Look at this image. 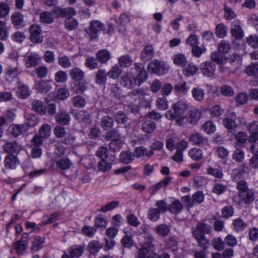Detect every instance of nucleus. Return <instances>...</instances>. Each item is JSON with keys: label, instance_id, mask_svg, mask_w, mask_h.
<instances>
[{"label": "nucleus", "instance_id": "obj_1", "mask_svg": "<svg viewBox=\"0 0 258 258\" xmlns=\"http://www.w3.org/2000/svg\"><path fill=\"white\" fill-rule=\"evenodd\" d=\"M187 103L180 100L172 104L171 109L165 113V117L169 120H175L177 124L181 125L185 118V114L188 108Z\"/></svg>", "mask_w": 258, "mask_h": 258}, {"label": "nucleus", "instance_id": "obj_2", "mask_svg": "<svg viewBox=\"0 0 258 258\" xmlns=\"http://www.w3.org/2000/svg\"><path fill=\"white\" fill-rule=\"evenodd\" d=\"M212 227L205 223H199L196 229L192 231V235L198 241L199 246L203 249L207 250L208 248L209 241L205 237L206 234L212 232Z\"/></svg>", "mask_w": 258, "mask_h": 258}, {"label": "nucleus", "instance_id": "obj_3", "mask_svg": "<svg viewBox=\"0 0 258 258\" xmlns=\"http://www.w3.org/2000/svg\"><path fill=\"white\" fill-rule=\"evenodd\" d=\"M236 187L238 191V197L240 202L250 205L254 201L255 196L254 190L248 187L246 181L241 180L238 181Z\"/></svg>", "mask_w": 258, "mask_h": 258}, {"label": "nucleus", "instance_id": "obj_4", "mask_svg": "<svg viewBox=\"0 0 258 258\" xmlns=\"http://www.w3.org/2000/svg\"><path fill=\"white\" fill-rule=\"evenodd\" d=\"M96 155L100 159L98 163V170L103 172L109 171L111 168L112 164L106 161L109 155L108 149L105 147H100L97 151Z\"/></svg>", "mask_w": 258, "mask_h": 258}, {"label": "nucleus", "instance_id": "obj_5", "mask_svg": "<svg viewBox=\"0 0 258 258\" xmlns=\"http://www.w3.org/2000/svg\"><path fill=\"white\" fill-rule=\"evenodd\" d=\"M147 70L151 74L161 76L166 74L169 71V68L165 62L154 59L148 64Z\"/></svg>", "mask_w": 258, "mask_h": 258}, {"label": "nucleus", "instance_id": "obj_6", "mask_svg": "<svg viewBox=\"0 0 258 258\" xmlns=\"http://www.w3.org/2000/svg\"><path fill=\"white\" fill-rule=\"evenodd\" d=\"M30 32L29 39L34 43H42L44 37L42 34V28L39 24H33L30 26L29 29Z\"/></svg>", "mask_w": 258, "mask_h": 258}, {"label": "nucleus", "instance_id": "obj_7", "mask_svg": "<svg viewBox=\"0 0 258 258\" xmlns=\"http://www.w3.org/2000/svg\"><path fill=\"white\" fill-rule=\"evenodd\" d=\"M134 65L136 74L135 79L137 86L139 87L147 81L148 75L143 64L140 62H135Z\"/></svg>", "mask_w": 258, "mask_h": 258}, {"label": "nucleus", "instance_id": "obj_8", "mask_svg": "<svg viewBox=\"0 0 258 258\" xmlns=\"http://www.w3.org/2000/svg\"><path fill=\"white\" fill-rule=\"evenodd\" d=\"M104 25L99 20H93L90 23L89 27L86 30L91 40L98 38V32L103 29Z\"/></svg>", "mask_w": 258, "mask_h": 258}, {"label": "nucleus", "instance_id": "obj_9", "mask_svg": "<svg viewBox=\"0 0 258 258\" xmlns=\"http://www.w3.org/2000/svg\"><path fill=\"white\" fill-rule=\"evenodd\" d=\"M52 12L55 15L56 18H69L76 15L77 12L74 8L66 7L61 8L60 7H55Z\"/></svg>", "mask_w": 258, "mask_h": 258}, {"label": "nucleus", "instance_id": "obj_10", "mask_svg": "<svg viewBox=\"0 0 258 258\" xmlns=\"http://www.w3.org/2000/svg\"><path fill=\"white\" fill-rule=\"evenodd\" d=\"M55 120L57 124L67 126L70 124L71 117L70 112L67 110L62 109L58 111L55 116Z\"/></svg>", "mask_w": 258, "mask_h": 258}, {"label": "nucleus", "instance_id": "obj_11", "mask_svg": "<svg viewBox=\"0 0 258 258\" xmlns=\"http://www.w3.org/2000/svg\"><path fill=\"white\" fill-rule=\"evenodd\" d=\"M200 70L204 76L209 78L212 77L215 74L216 65L212 61H207L201 64Z\"/></svg>", "mask_w": 258, "mask_h": 258}, {"label": "nucleus", "instance_id": "obj_12", "mask_svg": "<svg viewBox=\"0 0 258 258\" xmlns=\"http://www.w3.org/2000/svg\"><path fill=\"white\" fill-rule=\"evenodd\" d=\"M25 125L23 124H12L8 130V132L10 136L13 138H18L21 135H25L27 133L25 129Z\"/></svg>", "mask_w": 258, "mask_h": 258}, {"label": "nucleus", "instance_id": "obj_13", "mask_svg": "<svg viewBox=\"0 0 258 258\" xmlns=\"http://www.w3.org/2000/svg\"><path fill=\"white\" fill-rule=\"evenodd\" d=\"M20 164V161L17 155L8 154L4 160V165L7 170H15Z\"/></svg>", "mask_w": 258, "mask_h": 258}, {"label": "nucleus", "instance_id": "obj_14", "mask_svg": "<svg viewBox=\"0 0 258 258\" xmlns=\"http://www.w3.org/2000/svg\"><path fill=\"white\" fill-rule=\"evenodd\" d=\"M144 233L145 234L144 238L145 241L142 244V247L145 248L148 250H154L153 248L155 247V245L153 243L154 239L150 233L148 232V228L146 226L142 227Z\"/></svg>", "mask_w": 258, "mask_h": 258}, {"label": "nucleus", "instance_id": "obj_15", "mask_svg": "<svg viewBox=\"0 0 258 258\" xmlns=\"http://www.w3.org/2000/svg\"><path fill=\"white\" fill-rule=\"evenodd\" d=\"M46 242V238L44 236L35 235L32 241L31 250L32 252H36L42 249Z\"/></svg>", "mask_w": 258, "mask_h": 258}, {"label": "nucleus", "instance_id": "obj_16", "mask_svg": "<svg viewBox=\"0 0 258 258\" xmlns=\"http://www.w3.org/2000/svg\"><path fill=\"white\" fill-rule=\"evenodd\" d=\"M172 180V178L170 176L165 177L160 182L151 185L149 188V192L151 195H154L162 187L167 186Z\"/></svg>", "mask_w": 258, "mask_h": 258}, {"label": "nucleus", "instance_id": "obj_17", "mask_svg": "<svg viewBox=\"0 0 258 258\" xmlns=\"http://www.w3.org/2000/svg\"><path fill=\"white\" fill-rule=\"evenodd\" d=\"M154 49L151 44H147L144 46L141 54V59L144 62L151 60L154 56Z\"/></svg>", "mask_w": 258, "mask_h": 258}, {"label": "nucleus", "instance_id": "obj_18", "mask_svg": "<svg viewBox=\"0 0 258 258\" xmlns=\"http://www.w3.org/2000/svg\"><path fill=\"white\" fill-rule=\"evenodd\" d=\"M236 115L235 112H232L230 113V116L226 117L223 119V124L227 130H235L237 124L236 122Z\"/></svg>", "mask_w": 258, "mask_h": 258}, {"label": "nucleus", "instance_id": "obj_19", "mask_svg": "<svg viewBox=\"0 0 258 258\" xmlns=\"http://www.w3.org/2000/svg\"><path fill=\"white\" fill-rule=\"evenodd\" d=\"M87 82L84 80L73 81L71 84L72 91L77 94H83L87 89Z\"/></svg>", "mask_w": 258, "mask_h": 258}, {"label": "nucleus", "instance_id": "obj_20", "mask_svg": "<svg viewBox=\"0 0 258 258\" xmlns=\"http://www.w3.org/2000/svg\"><path fill=\"white\" fill-rule=\"evenodd\" d=\"M247 130L250 134L248 139L249 142L255 141L258 137V121L254 120L250 123L247 126Z\"/></svg>", "mask_w": 258, "mask_h": 258}, {"label": "nucleus", "instance_id": "obj_21", "mask_svg": "<svg viewBox=\"0 0 258 258\" xmlns=\"http://www.w3.org/2000/svg\"><path fill=\"white\" fill-rule=\"evenodd\" d=\"M246 133L244 132H238L235 135L236 140L235 148H243L245 146V143L248 140Z\"/></svg>", "mask_w": 258, "mask_h": 258}, {"label": "nucleus", "instance_id": "obj_22", "mask_svg": "<svg viewBox=\"0 0 258 258\" xmlns=\"http://www.w3.org/2000/svg\"><path fill=\"white\" fill-rule=\"evenodd\" d=\"M32 108L38 114L43 115L46 113L47 107L44 103L39 100H34L32 103Z\"/></svg>", "mask_w": 258, "mask_h": 258}, {"label": "nucleus", "instance_id": "obj_23", "mask_svg": "<svg viewBox=\"0 0 258 258\" xmlns=\"http://www.w3.org/2000/svg\"><path fill=\"white\" fill-rule=\"evenodd\" d=\"M84 249L83 245L74 244L69 248L68 251L73 258H79L83 254Z\"/></svg>", "mask_w": 258, "mask_h": 258}, {"label": "nucleus", "instance_id": "obj_24", "mask_svg": "<svg viewBox=\"0 0 258 258\" xmlns=\"http://www.w3.org/2000/svg\"><path fill=\"white\" fill-rule=\"evenodd\" d=\"M121 83L122 85L128 89H132L137 86L135 76L132 73L127 74L123 76L121 78Z\"/></svg>", "mask_w": 258, "mask_h": 258}, {"label": "nucleus", "instance_id": "obj_25", "mask_svg": "<svg viewBox=\"0 0 258 258\" xmlns=\"http://www.w3.org/2000/svg\"><path fill=\"white\" fill-rule=\"evenodd\" d=\"M134 154L137 158H142L145 156L150 157L154 154V152L152 150L148 151L147 148L144 146H138L135 148Z\"/></svg>", "mask_w": 258, "mask_h": 258}, {"label": "nucleus", "instance_id": "obj_26", "mask_svg": "<svg viewBox=\"0 0 258 258\" xmlns=\"http://www.w3.org/2000/svg\"><path fill=\"white\" fill-rule=\"evenodd\" d=\"M110 58V53L106 49H100L96 53V58L101 63H106Z\"/></svg>", "mask_w": 258, "mask_h": 258}, {"label": "nucleus", "instance_id": "obj_27", "mask_svg": "<svg viewBox=\"0 0 258 258\" xmlns=\"http://www.w3.org/2000/svg\"><path fill=\"white\" fill-rule=\"evenodd\" d=\"M108 222L102 214L96 216L94 220V226L97 229L104 230L107 226Z\"/></svg>", "mask_w": 258, "mask_h": 258}, {"label": "nucleus", "instance_id": "obj_28", "mask_svg": "<svg viewBox=\"0 0 258 258\" xmlns=\"http://www.w3.org/2000/svg\"><path fill=\"white\" fill-rule=\"evenodd\" d=\"M183 209V206L179 200H174L168 205V211L174 215H178Z\"/></svg>", "mask_w": 258, "mask_h": 258}, {"label": "nucleus", "instance_id": "obj_29", "mask_svg": "<svg viewBox=\"0 0 258 258\" xmlns=\"http://www.w3.org/2000/svg\"><path fill=\"white\" fill-rule=\"evenodd\" d=\"M173 63L177 66L183 68L185 67L187 62L185 55L181 53L175 54L173 56Z\"/></svg>", "mask_w": 258, "mask_h": 258}, {"label": "nucleus", "instance_id": "obj_30", "mask_svg": "<svg viewBox=\"0 0 258 258\" xmlns=\"http://www.w3.org/2000/svg\"><path fill=\"white\" fill-rule=\"evenodd\" d=\"M70 76L73 81L83 80L84 72L79 68H74L70 71Z\"/></svg>", "mask_w": 258, "mask_h": 258}, {"label": "nucleus", "instance_id": "obj_31", "mask_svg": "<svg viewBox=\"0 0 258 258\" xmlns=\"http://www.w3.org/2000/svg\"><path fill=\"white\" fill-rule=\"evenodd\" d=\"M231 33L232 37L236 40H240L244 36V33L242 30L241 27L237 24H232V27L231 29Z\"/></svg>", "mask_w": 258, "mask_h": 258}, {"label": "nucleus", "instance_id": "obj_32", "mask_svg": "<svg viewBox=\"0 0 258 258\" xmlns=\"http://www.w3.org/2000/svg\"><path fill=\"white\" fill-rule=\"evenodd\" d=\"M228 28L223 23L218 24L215 27L216 36L219 38H224L228 33Z\"/></svg>", "mask_w": 258, "mask_h": 258}, {"label": "nucleus", "instance_id": "obj_33", "mask_svg": "<svg viewBox=\"0 0 258 258\" xmlns=\"http://www.w3.org/2000/svg\"><path fill=\"white\" fill-rule=\"evenodd\" d=\"M76 118L79 122L86 126L91 122V116L86 111H80L76 114Z\"/></svg>", "mask_w": 258, "mask_h": 258}, {"label": "nucleus", "instance_id": "obj_34", "mask_svg": "<svg viewBox=\"0 0 258 258\" xmlns=\"http://www.w3.org/2000/svg\"><path fill=\"white\" fill-rule=\"evenodd\" d=\"M233 230L235 232L243 231L247 227V224L240 218H237L234 220L232 223Z\"/></svg>", "mask_w": 258, "mask_h": 258}, {"label": "nucleus", "instance_id": "obj_35", "mask_svg": "<svg viewBox=\"0 0 258 258\" xmlns=\"http://www.w3.org/2000/svg\"><path fill=\"white\" fill-rule=\"evenodd\" d=\"M65 28L68 31H73L76 29L78 25L79 22L77 19L73 17L67 18L64 22Z\"/></svg>", "mask_w": 258, "mask_h": 258}, {"label": "nucleus", "instance_id": "obj_36", "mask_svg": "<svg viewBox=\"0 0 258 258\" xmlns=\"http://www.w3.org/2000/svg\"><path fill=\"white\" fill-rule=\"evenodd\" d=\"M119 159L121 162L128 164L134 161V154L129 151H122L120 154Z\"/></svg>", "mask_w": 258, "mask_h": 258}, {"label": "nucleus", "instance_id": "obj_37", "mask_svg": "<svg viewBox=\"0 0 258 258\" xmlns=\"http://www.w3.org/2000/svg\"><path fill=\"white\" fill-rule=\"evenodd\" d=\"M4 152L8 154H13L16 153L18 149L17 142H7L3 146Z\"/></svg>", "mask_w": 258, "mask_h": 258}, {"label": "nucleus", "instance_id": "obj_38", "mask_svg": "<svg viewBox=\"0 0 258 258\" xmlns=\"http://www.w3.org/2000/svg\"><path fill=\"white\" fill-rule=\"evenodd\" d=\"M156 124L151 120L145 121L142 125V129L147 134L152 133L156 128Z\"/></svg>", "mask_w": 258, "mask_h": 258}, {"label": "nucleus", "instance_id": "obj_39", "mask_svg": "<svg viewBox=\"0 0 258 258\" xmlns=\"http://www.w3.org/2000/svg\"><path fill=\"white\" fill-rule=\"evenodd\" d=\"M71 165L72 162L67 157L61 158L56 162L57 168L62 171L68 169Z\"/></svg>", "mask_w": 258, "mask_h": 258}, {"label": "nucleus", "instance_id": "obj_40", "mask_svg": "<svg viewBox=\"0 0 258 258\" xmlns=\"http://www.w3.org/2000/svg\"><path fill=\"white\" fill-rule=\"evenodd\" d=\"M155 231L156 233L162 237H166L170 232L169 226L165 224H159L155 228Z\"/></svg>", "mask_w": 258, "mask_h": 258}, {"label": "nucleus", "instance_id": "obj_41", "mask_svg": "<svg viewBox=\"0 0 258 258\" xmlns=\"http://www.w3.org/2000/svg\"><path fill=\"white\" fill-rule=\"evenodd\" d=\"M40 21L43 23L51 24L54 21L53 14L48 11H42L40 14Z\"/></svg>", "mask_w": 258, "mask_h": 258}, {"label": "nucleus", "instance_id": "obj_42", "mask_svg": "<svg viewBox=\"0 0 258 258\" xmlns=\"http://www.w3.org/2000/svg\"><path fill=\"white\" fill-rule=\"evenodd\" d=\"M36 89L41 93H47L51 89V87L48 82L44 80L36 83L35 84Z\"/></svg>", "mask_w": 258, "mask_h": 258}, {"label": "nucleus", "instance_id": "obj_43", "mask_svg": "<svg viewBox=\"0 0 258 258\" xmlns=\"http://www.w3.org/2000/svg\"><path fill=\"white\" fill-rule=\"evenodd\" d=\"M18 97L21 99L27 98L31 94L29 87L26 85H22L18 87L17 90Z\"/></svg>", "mask_w": 258, "mask_h": 258}, {"label": "nucleus", "instance_id": "obj_44", "mask_svg": "<svg viewBox=\"0 0 258 258\" xmlns=\"http://www.w3.org/2000/svg\"><path fill=\"white\" fill-rule=\"evenodd\" d=\"M107 76L105 70H98L95 77L96 83L99 85H105L106 83Z\"/></svg>", "mask_w": 258, "mask_h": 258}, {"label": "nucleus", "instance_id": "obj_45", "mask_svg": "<svg viewBox=\"0 0 258 258\" xmlns=\"http://www.w3.org/2000/svg\"><path fill=\"white\" fill-rule=\"evenodd\" d=\"M161 213L159 209L151 208L148 210L147 218L152 222L157 221L160 217Z\"/></svg>", "mask_w": 258, "mask_h": 258}, {"label": "nucleus", "instance_id": "obj_46", "mask_svg": "<svg viewBox=\"0 0 258 258\" xmlns=\"http://www.w3.org/2000/svg\"><path fill=\"white\" fill-rule=\"evenodd\" d=\"M245 72L249 76L254 77L258 74V62H252L246 67Z\"/></svg>", "mask_w": 258, "mask_h": 258}, {"label": "nucleus", "instance_id": "obj_47", "mask_svg": "<svg viewBox=\"0 0 258 258\" xmlns=\"http://www.w3.org/2000/svg\"><path fill=\"white\" fill-rule=\"evenodd\" d=\"M102 248L101 243L96 240L91 241L88 244V249L90 254L95 255L99 252Z\"/></svg>", "mask_w": 258, "mask_h": 258}, {"label": "nucleus", "instance_id": "obj_48", "mask_svg": "<svg viewBox=\"0 0 258 258\" xmlns=\"http://www.w3.org/2000/svg\"><path fill=\"white\" fill-rule=\"evenodd\" d=\"M14 249L16 250V254L19 256H21L24 255L26 252L27 244L21 242V241H16L14 245Z\"/></svg>", "mask_w": 258, "mask_h": 258}, {"label": "nucleus", "instance_id": "obj_49", "mask_svg": "<svg viewBox=\"0 0 258 258\" xmlns=\"http://www.w3.org/2000/svg\"><path fill=\"white\" fill-rule=\"evenodd\" d=\"M113 125V120L110 116H104L101 119V126L105 131H108L111 129Z\"/></svg>", "mask_w": 258, "mask_h": 258}, {"label": "nucleus", "instance_id": "obj_50", "mask_svg": "<svg viewBox=\"0 0 258 258\" xmlns=\"http://www.w3.org/2000/svg\"><path fill=\"white\" fill-rule=\"evenodd\" d=\"M211 58L212 60V62H214L220 65L224 64L227 61V60L223 56V55L221 54L218 52L215 51L211 53Z\"/></svg>", "mask_w": 258, "mask_h": 258}, {"label": "nucleus", "instance_id": "obj_51", "mask_svg": "<svg viewBox=\"0 0 258 258\" xmlns=\"http://www.w3.org/2000/svg\"><path fill=\"white\" fill-rule=\"evenodd\" d=\"M225 112L224 109L219 105L212 106L210 110V113L212 117H220Z\"/></svg>", "mask_w": 258, "mask_h": 258}, {"label": "nucleus", "instance_id": "obj_52", "mask_svg": "<svg viewBox=\"0 0 258 258\" xmlns=\"http://www.w3.org/2000/svg\"><path fill=\"white\" fill-rule=\"evenodd\" d=\"M206 171L208 174L219 179H222L224 176L222 171L218 168H214L209 166L207 168Z\"/></svg>", "mask_w": 258, "mask_h": 258}, {"label": "nucleus", "instance_id": "obj_53", "mask_svg": "<svg viewBox=\"0 0 258 258\" xmlns=\"http://www.w3.org/2000/svg\"><path fill=\"white\" fill-rule=\"evenodd\" d=\"M11 19L14 26H21L23 23V15L20 12H15L11 16Z\"/></svg>", "mask_w": 258, "mask_h": 258}, {"label": "nucleus", "instance_id": "obj_54", "mask_svg": "<svg viewBox=\"0 0 258 258\" xmlns=\"http://www.w3.org/2000/svg\"><path fill=\"white\" fill-rule=\"evenodd\" d=\"M125 235L121 238L120 242L124 248H131L134 244V240L131 236L127 235V231L123 230Z\"/></svg>", "mask_w": 258, "mask_h": 258}, {"label": "nucleus", "instance_id": "obj_55", "mask_svg": "<svg viewBox=\"0 0 258 258\" xmlns=\"http://www.w3.org/2000/svg\"><path fill=\"white\" fill-rule=\"evenodd\" d=\"M193 98L197 101H201L205 96L204 90L200 88H193L191 91Z\"/></svg>", "mask_w": 258, "mask_h": 258}, {"label": "nucleus", "instance_id": "obj_56", "mask_svg": "<svg viewBox=\"0 0 258 258\" xmlns=\"http://www.w3.org/2000/svg\"><path fill=\"white\" fill-rule=\"evenodd\" d=\"M188 155L192 160L199 161L203 158V151L201 149L195 148L189 150Z\"/></svg>", "mask_w": 258, "mask_h": 258}, {"label": "nucleus", "instance_id": "obj_57", "mask_svg": "<svg viewBox=\"0 0 258 258\" xmlns=\"http://www.w3.org/2000/svg\"><path fill=\"white\" fill-rule=\"evenodd\" d=\"M9 37V31L7 28L6 22L0 20V40L6 41Z\"/></svg>", "mask_w": 258, "mask_h": 258}, {"label": "nucleus", "instance_id": "obj_58", "mask_svg": "<svg viewBox=\"0 0 258 258\" xmlns=\"http://www.w3.org/2000/svg\"><path fill=\"white\" fill-rule=\"evenodd\" d=\"M82 233L89 237H93L96 233L97 229L94 227L85 225L82 228Z\"/></svg>", "mask_w": 258, "mask_h": 258}, {"label": "nucleus", "instance_id": "obj_59", "mask_svg": "<svg viewBox=\"0 0 258 258\" xmlns=\"http://www.w3.org/2000/svg\"><path fill=\"white\" fill-rule=\"evenodd\" d=\"M72 103L75 107L81 108L85 107L86 104V101L83 96L76 95L73 98Z\"/></svg>", "mask_w": 258, "mask_h": 258}, {"label": "nucleus", "instance_id": "obj_60", "mask_svg": "<svg viewBox=\"0 0 258 258\" xmlns=\"http://www.w3.org/2000/svg\"><path fill=\"white\" fill-rule=\"evenodd\" d=\"M118 62L121 68H128L133 62L132 58L128 55H124L118 58Z\"/></svg>", "mask_w": 258, "mask_h": 258}, {"label": "nucleus", "instance_id": "obj_61", "mask_svg": "<svg viewBox=\"0 0 258 258\" xmlns=\"http://www.w3.org/2000/svg\"><path fill=\"white\" fill-rule=\"evenodd\" d=\"M38 123V119L35 115L30 116L27 119L26 122L23 123L25 125V129L28 132L30 128L33 127L37 125Z\"/></svg>", "mask_w": 258, "mask_h": 258}, {"label": "nucleus", "instance_id": "obj_62", "mask_svg": "<svg viewBox=\"0 0 258 258\" xmlns=\"http://www.w3.org/2000/svg\"><path fill=\"white\" fill-rule=\"evenodd\" d=\"M189 141L194 145L200 146L204 144L205 139L203 137L198 133L192 135L189 138Z\"/></svg>", "mask_w": 258, "mask_h": 258}, {"label": "nucleus", "instance_id": "obj_63", "mask_svg": "<svg viewBox=\"0 0 258 258\" xmlns=\"http://www.w3.org/2000/svg\"><path fill=\"white\" fill-rule=\"evenodd\" d=\"M201 116V112L198 109H194L191 111L188 116V120L191 124H195L198 122Z\"/></svg>", "mask_w": 258, "mask_h": 258}, {"label": "nucleus", "instance_id": "obj_64", "mask_svg": "<svg viewBox=\"0 0 258 258\" xmlns=\"http://www.w3.org/2000/svg\"><path fill=\"white\" fill-rule=\"evenodd\" d=\"M202 128L207 134H211L216 131V126L213 121L209 120L203 124Z\"/></svg>", "mask_w": 258, "mask_h": 258}]
</instances>
